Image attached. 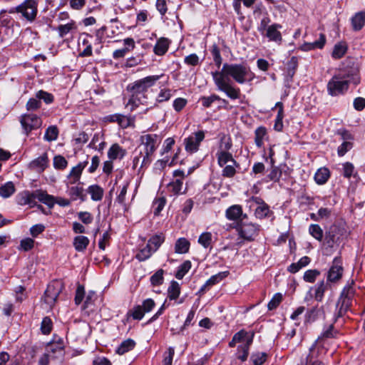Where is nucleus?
<instances>
[{
	"mask_svg": "<svg viewBox=\"0 0 365 365\" xmlns=\"http://www.w3.org/2000/svg\"><path fill=\"white\" fill-rule=\"evenodd\" d=\"M212 76L218 91L225 93L231 100H237L242 96L241 90L230 79L238 84H244L251 82L255 75L246 63H225L221 71L212 72Z\"/></svg>",
	"mask_w": 365,
	"mask_h": 365,
	"instance_id": "1",
	"label": "nucleus"
},
{
	"mask_svg": "<svg viewBox=\"0 0 365 365\" xmlns=\"http://www.w3.org/2000/svg\"><path fill=\"white\" fill-rule=\"evenodd\" d=\"M359 83V70L356 66L343 67L328 82L327 92L331 96L344 95L350 83L358 85Z\"/></svg>",
	"mask_w": 365,
	"mask_h": 365,
	"instance_id": "2",
	"label": "nucleus"
},
{
	"mask_svg": "<svg viewBox=\"0 0 365 365\" xmlns=\"http://www.w3.org/2000/svg\"><path fill=\"white\" fill-rule=\"evenodd\" d=\"M163 76L164 74L148 76L135 81L133 83L128 85L127 91L134 94L135 96L141 97V98L146 101L148 99L146 93Z\"/></svg>",
	"mask_w": 365,
	"mask_h": 365,
	"instance_id": "3",
	"label": "nucleus"
},
{
	"mask_svg": "<svg viewBox=\"0 0 365 365\" xmlns=\"http://www.w3.org/2000/svg\"><path fill=\"white\" fill-rule=\"evenodd\" d=\"M240 238L251 242L259 235L260 225L250 222L247 215L243 216L234 227Z\"/></svg>",
	"mask_w": 365,
	"mask_h": 365,
	"instance_id": "4",
	"label": "nucleus"
},
{
	"mask_svg": "<svg viewBox=\"0 0 365 365\" xmlns=\"http://www.w3.org/2000/svg\"><path fill=\"white\" fill-rule=\"evenodd\" d=\"M44 191L42 189H38L30 192L24 190L19 192L16 196V200L19 205H29L30 207H34L36 205V200L43 204Z\"/></svg>",
	"mask_w": 365,
	"mask_h": 365,
	"instance_id": "5",
	"label": "nucleus"
},
{
	"mask_svg": "<svg viewBox=\"0 0 365 365\" xmlns=\"http://www.w3.org/2000/svg\"><path fill=\"white\" fill-rule=\"evenodd\" d=\"M344 269L341 256L335 257L327 272V282L331 284H338L343 277Z\"/></svg>",
	"mask_w": 365,
	"mask_h": 365,
	"instance_id": "6",
	"label": "nucleus"
},
{
	"mask_svg": "<svg viewBox=\"0 0 365 365\" xmlns=\"http://www.w3.org/2000/svg\"><path fill=\"white\" fill-rule=\"evenodd\" d=\"M341 231L339 226L334 225L326 232L323 247L327 255H330L334 246L339 242L340 236L342 235Z\"/></svg>",
	"mask_w": 365,
	"mask_h": 365,
	"instance_id": "7",
	"label": "nucleus"
},
{
	"mask_svg": "<svg viewBox=\"0 0 365 365\" xmlns=\"http://www.w3.org/2000/svg\"><path fill=\"white\" fill-rule=\"evenodd\" d=\"M23 132L29 136L34 130L38 129L42 125L41 118L34 113H25L20 116L19 119Z\"/></svg>",
	"mask_w": 365,
	"mask_h": 365,
	"instance_id": "8",
	"label": "nucleus"
},
{
	"mask_svg": "<svg viewBox=\"0 0 365 365\" xmlns=\"http://www.w3.org/2000/svg\"><path fill=\"white\" fill-rule=\"evenodd\" d=\"M140 141L142 150L154 155L162 141V137L158 134H145L140 136Z\"/></svg>",
	"mask_w": 365,
	"mask_h": 365,
	"instance_id": "9",
	"label": "nucleus"
},
{
	"mask_svg": "<svg viewBox=\"0 0 365 365\" xmlns=\"http://www.w3.org/2000/svg\"><path fill=\"white\" fill-rule=\"evenodd\" d=\"M205 139V132L198 130L184 139L185 149L189 153L198 151L201 142Z\"/></svg>",
	"mask_w": 365,
	"mask_h": 365,
	"instance_id": "10",
	"label": "nucleus"
},
{
	"mask_svg": "<svg viewBox=\"0 0 365 365\" xmlns=\"http://www.w3.org/2000/svg\"><path fill=\"white\" fill-rule=\"evenodd\" d=\"M63 284L58 281L49 283L44 292V302L49 306H53L63 289Z\"/></svg>",
	"mask_w": 365,
	"mask_h": 365,
	"instance_id": "11",
	"label": "nucleus"
},
{
	"mask_svg": "<svg viewBox=\"0 0 365 365\" xmlns=\"http://www.w3.org/2000/svg\"><path fill=\"white\" fill-rule=\"evenodd\" d=\"M330 287L331 284L324 279L318 282L314 287H310L304 300L307 301L314 297L317 302H322L324 297V293Z\"/></svg>",
	"mask_w": 365,
	"mask_h": 365,
	"instance_id": "12",
	"label": "nucleus"
},
{
	"mask_svg": "<svg viewBox=\"0 0 365 365\" xmlns=\"http://www.w3.org/2000/svg\"><path fill=\"white\" fill-rule=\"evenodd\" d=\"M38 4L36 0H26L21 5L18 6L16 9L19 13H21L23 16L29 21H33L37 14Z\"/></svg>",
	"mask_w": 365,
	"mask_h": 365,
	"instance_id": "13",
	"label": "nucleus"
},
{
	"mask_svg": "<svg viewBox=\"0 0 365 365\" xmlns=\"http://www.w3.org/2000/svg\"><path fill=\"white\" fill-rule=\"evenodd\" d=\"M356 292V289L354 280H349L341 291L337 301L340 303H343L351 307Z\"/></svg>",
	"mask_w": 365,
	"mask_h": 365,
	"instance_id": "14",
	"label": "nucleus"
},
{
	"mask_svg": "<svg viewBox=\"0 0 365 365\" xmlns=\"http://www.w3.org/2000/svg\"><path fill=\"white\" fill-rule=\"evenodd\" d=\"M325 345V343L317 339L309 348V354L306 357L307 362L321 361L319 358L326 355L328 350Z\"/></svg>",
	"mask_w": 365,
	"mask_h": 365,
	"instance_id": "15",
	"label": "nucleus"
},
{
	"mask_svg": "<svg viewBox=\"0 0 365 365\" xmlns=\"http://www.w3.org/2000/svg\"><path fill=\"white\" fill-rule=\"evenodd\" d=\"M90 38H93V36L86 33H83L78 38L79 56L88 57L92 56V45Z\"/></svg>",
	"mask_w": 365,
	"mask_h": 365,
	"instance_id": "16",
	"label": "nucleus"
},
{
	"mask_svg": "<svg viewBox=\"0 0 365 365\" xmlns=\"http://www.w3.org/2000/svg\"><path fill=\"white\" fill-rule=\"evenodd\" d=\"M88 162V160L80 162L76 166L73 167L70 171L69 174L67 176L68 180V182L67 185H75L78 182H80L81 176L83 170L87 166Z\"/></svg>",
	"mask_w": 365,
	"mask_h": 365,
	"instance_id": "17",
	"label": "nucleus"
},
{
	"mask_svg": "<svg viewBox=\"0 0 365 365\" xmlns=\"http://www.w3.org/2000/svg\"><path fill=\"white\" fill-rule=\"evenodd\" d=\"M44 200L43 204L48 206L50 209L53 208L55 204H58L61 207H67L71 204V199H66L61 197H55L49 195L47 191H44Z\"/></svg>",
	"mask_w": 365,
	"mask_h": 365,
	"instance_id": "18",
	"label": "nucleus"
},
{
	"mask_svg": "<svg viewBox=\"0 0 365 365\" xmlns=\"http://www.w3.org/2000/svg\"><path fill=\"white\" fill-rule=\"evenodd\" d=\"M81 182H78L76 185L68 186L67 193L71 201H76L79 199L81 202L87 200V195L81 186Z\"/></svg>",
	"mask_w": 365,
	"mask_h": 365,
	"instance_id": "19",
	"label": "nucleus"
},
{
	"mask_svg": "<svg viewBox=\"0 0 365 365\" xmlns=\"http://www.w3.org/2000/svg\"><path fill=\"white\" fill-rule=\"evenodd\" d=\"M281 28L282 25L279 24H273L267 28V31L263 36H266L270 41L281 43L282 41V34L279 31Z\"/></svg>",
	"mask_w": 365,
	"mask_h": 365,
	"instance_id": "20",
	"label": "nucleus"
},
{
	"mask_svg": "<svg viewBox=\"0 0 365 365\" xmlns=\"http://www.w3.org/2000/svg\"><path fill=\"white\" fill-rule=\"evenodd\" d=\"M13 23L11 18L0 19V43L6 41L13 33Z\"/></svg>",
	"mask_w": 365,
	"mask_h": 365,
	"instance_id": "21",
	"label": "nucleus"
},
{
	"mask_svg": "<svg viewBox=\"0 0 365 365\" xmlns=\"http://www.w3.org/2000/svg\"><path fill=\"white\" fill-rule=\"evenodd\" d=\"M245 214H243L242 207L240 205H234L229 207L225 212V217L227 220L239 222Z\"/></svg>",
	"mask_w": 365,
	"mask_h": 365,
	"instance_id": "22",
	"label": "nucleus"
},
{
	"mask_svg": "<svg viewBox=\"0 0 365 365\" xmlns=\"http://www.w3.org/2000/svg\"><path fill=\"white\" fill-rule=\"evenodd\" d=\"M78 29L76 22L74 20H70L67 24L58 25L55 30L58 32L59 37L63 38L68 34H74Z\"/></svg>",
	"mask_w": 365,
	"mask_h": 365,
	"instance_id": "23",
	"label": "nucleus"
},
{
	"mask_svg": "<svg viewBox=\"0 0 365 365\" xmlns=\"http://www.w3.org/2000/svg\"><path fill=\"white\" fill-rule=\"evenodd\" d=\"M351 29L354 31H361L365 26V10L356 12L351 18Z\"/></svg>",
	"mask_w": 365,
	"mask_h": 365,
	"instance_id": "24",
	"label": "nucleus"
},
{
	"mask_svg": "<svg viewBox=\"0 0 365 365\" xmlns=\"http://www.w3.org/2000/svg\"><path fill=\"white\" fill-rule=\"evenodd\" d=\"M216 156L217 158V163L220 167H224L227 163L231 162L237 168H240L239 163H237L233 158L232 153H230L228 151H226V150L218 151L216 153Z\"/></svg>",
	"mask_w": 365,
	"mask_h": 365,
	"instance_id": "25",
	"label": "nucleus"
},
{
	"mask_svg": "<svg viewBox=\"0 0 365 365\" xmlns=\"http://www.w3.org/2000/svg\"><path fill=\"white\" fill-rule=\"evenodd\" d=\"M126 154V150L123 148L118 143H113L108 150V158L111 160H121Z\"/></svg>",
	"mask_w": 365,
	"mask_h": 365,
	"instance_id": "26",
	"label": "nucleus"
},
{
	"mask_svg": "<svg viewBox=\"0 0 365 365\" xmlns=\"http://www.w3.org/2000/svg\"><path fill=\"white\" fill-rule=\"evenodd\" d=\"M171 41L168 38L161 37L157 40L153 47V52L157 56L165 55L169 49Z\"/></svg>",
	"mask_w": 365,
	"mask_h": 365,
	"instance_id": "27",
	"label": "nucleus"
},
{
	"mask_svg": "<svg viewBox=\"0 0 365 365\" xmlns=\"http://www.w3.org/2000/svg\"><path fill=\"white\" fill-rule=\"evenodd\" d=\"M322 314H324L323 307H313L307 311L304 315V323L311 324L316 321Z\"/></svg>",
	"mask_w": 365,
	"mask_h": 365,
	"instance_id": "28",
	"label": "nucleus"
},
{
	"mask_svg": "<svg viewBox=\"0 0 365 365\" xmlns=\"http://www.w3.org/2000/svg\"><path fill=\"white\" fill-rule=\"evenodd\" d=\"M326 43V36L323 34H319V38L318 40L312 42V43H304L300 47L301 50L303 51H309L312 50H314L316 48L322 49L324 48Z\"/></svg>",
	"mask_w": 365,
	"mask_h": 365,
	"instance_id": "29",
	"label": "nucleus"
},
{
	"mask_svg": "<svg viewBox=\"0 0 365 365\" xmlns=\"http://www.w3.org/2000/svg\"><path fill=\"white\" fill-rule=\"evenodd\" d=\"M144 316L145 314L140 308V304H136L127 312L123 322L125 324L126 322H128L130 319L140 321L144 317Z\"/></svg>",
	"mask_w": 365,
	"mask_h": 365,
	"instance_id": "30",
	"label": "nucleus"
},
{
	"mask_svg": "<svg viewBox=\"0 0 365 365\" xmlns=\"http://www.w3.org/2000/svg\"><path fill=\"white\" fill-rule=\"evenodd\" d=\"M48 155L46 153H44L43 155L34 159L30 163V168L32 169L38 170L40 172H43L48 167Z\"/></svg>",
	"mask_w": 365,
	"mask_h": 365,
	"instance_id": "31",
	"label": "nucleus"
},
{
	"mask_svg": "<svg viewBox=\"0 0 365 365\" xmlns=\"http://www.w3.org/2000/svg\"><path fill=\"white\" fill-rule=\"evenodd\" d=\"M165 237L163 233L156 234L148 240L147 245L155 252L165 242Z\"/></svg>",
	"mask_w": 365,
	"mask_h": 365,
	"instance_id": "32",
	"label": "nucleus"
},
{
	"mask_svg": "<svg viewBox=\"0 0 365 365\" xmlns=\"http://www.w3.org/2000/svg\"><path fill=\"white\" fill-rule=\"evenodd\" d=\"M330 178V171L327 168L323 167L317 170L314 175V180L318 185L325 184Z\"/></svg>",
	"mask_w": 365,
	"mask_h": 365,
	"instance_id": "33",
	"label": "nucleus"
},
{
	"mask_svg": "<svg viewBox=\"0 0 365 365\" xmlns=\"http://www.w3.org/2000/svg\"><path fill=\"white\" fill-rule=\"evenodd\" d=\"M190 242L185 237L178 238L175 243V252L177 254H186L189 252Z\"/></svg>",
	"mask_w": 365,
	"mask_h": 365,
	"instance_id": "34",
	"label": "nucleus"
},
{
	"mask_svg": "<svg viewBox=\"0 0 365 365\" xmlns=\"http://www.w3.org/2000/svg\"><path fill=\"white\" fill-rule=\"evenodd\" d=\"M338 334V331L334 329V323L329 325L325 329L323 330L322 334L318 336L319 341L326 344L328 339L336 338Z\"/></svg>",
	"mask_w": 365,
	"mask_h": 365,
	"instance_id": "35",
	"label": "nucleus"
},
{
	"mask_svg": "<svg viewBox=\"0 0 365 365\" xmlns=\"http://www.w3.org/2000/svg\"><path fill=\"white\" fill-rule=\"evenodd\" d=\"M87 192L91 195V198L93 201H101L103 197L104 190L98 185H91L86 190Z\"/></svg>",
	"mask_w": 365,
	"mask_h": 365,
	"instance_id": "36",
	"label": "nucleus"
},
{
	"mask_svg": "<svg viewBox=\"0 0 365 365\" xmlns=\"http://www.w3.org/2000/svg\"><path fill=\"white\" fill-rule=\"evenodd\" d=\"M255 216L256 218L259 220L270 217H272V220L274 218V212L270 210V207L267 204L262 205V207H257L255 210Z\"/></svg>",
	"mask_w": 365,
	"mask_h": 365,
	"instance_id": "37",
	"label": "nucleus"
},
{
	"mask_svg": "<svg viewBox=\"0 0 365 365\" xmlns=\"http://www.w3.org/2000/svg\"><path fill=\"white\" fill-rule=\"evenodd\" d=\"M89 239L83 235H78L74 237L73 245L77 252H83L89 245Z\"/></svg>",
	"mask_w": 365,
	"mask_h": 365,
	"instance_id": "38",
	"label": "nucleus"
},
{
	"mask_svg": "<svg viewBox=\"0 0 365 365\" xmlns=\"http://www.w3.org/2000/svg\"><path fill=\"white\" fill-rule=\"evenodd\" d=\"M173 96L172 90L168 88H161L155 98L154 107L158 106V104L168 101Z\"/></svg>",
	"mask_w": 365,
	"mask_h": 365,
	"instance_id": "39",
	"label": "nucleus"
},
{
	"mask_svg": "<svg viewBox=\"0 0 365 365\" xmlns=\"http://www.w3.org/2000/svg\"><path fill=\"white\" fill-rule=\"evenodd\" d=\"M135 341L133 339H128L121 342V344L116 349L115 352L118 354L123 355L125 353L133 350L135 346Z\"/></svg>",
	"mask_w": 365,
	"mask_h": 365,
	"instance_id": "40",
	"label": "nucleus"
},
{
	"mask_svg": "<svg viewBox=\"0 0 365 365\" xmlns=\"http://www.w3.org/2000/svg\"><path fill=\"white\" fill-rule=\"evenodd\" d=\"M342 175L346 179L351 177L359 178V174L355 171L354 165L350 162H346L342 164Z\"/></svg>",
	"mask_w": 365,
	"mask_h": 365,
	"instance_id": "41",
	"label": "nucleus"
},
{
	"mask_svg": "<svg viewBox=\"0 0 365 365\" xmlns=\"http://www.w3.org/2000/svg\"><path fill=\"white\" fill-rule=\"evenodd\" d=\"M117 123L122 128L135 126V117L127 116L123 114H118Z\"/></svg>",
	"mask_w": 365,
	"mask_h": 365,
	"instance_id": "42",
	"label": "nucleus"
},
{
	"mask_svg": "<svg viewBox=\"0 0 365 365\" xmlns=\"http://www.w3.org/2000/svg\"><path fill=\"white\" fill-rule=\"evenodd\" d=\"M351 306L336 302V309L334 314V323H335L338 319L343 317L347 312L351 309Z\"/></svg>",
	"mask_w": 365,
	"mask_h": 365,
	"instance_id": "43",
	"label": "nucleus"
},
{
	"mask_svg": "<svg viewBox=\"0 0 365 365\" xmlns=\"http://www.w3.org/2000/svg\"><path fill=\"white\" fill-rule=\"evenodd\" d=\"M59 135V130L56 125H49L45 131L43 139L48 142L57 140Z\"/></svg>",
	"mask_w": 365,
	"mask_h": 365,
	"instance_id": "44",
	"label": "nucleus"
},
{
	"mask_svg": "<svg viewBox=\"0 0 365 365\" xmlns=\"http://www.w3.org/2000/svg\"><path fill=\"white\" fill-rule=\"evenodd\" d=\"M129 185L130 181H125L124 182L119 194L117 195L115 199V201L123 207L125 211H127L128 210L127 205L125 203V196Z\"/></svg>",
	"mask_w": 365,
	"mask_h": 365,
	"instance_id": "45",
	"label": "nucleus"
},
{
	"mask_svg": "<svg viewBox=\"0 0 365 365\" xmlns=\"http://www.w3.org/2000/svg\"><path fill=\"white\" fill-rule=\"evenodd\" d=\"M180 294V284L175 281H172L168 289V298L170 300H175L179 297Z\"/></svg>",
	"mask_w": 365,
	"mask_h": 365,
	"instance_id": "46",
	"label": "nucleus"
},
{
	"mask_svg": "<svg viewBox=\"0 0 365 365\" xmlns=\"http://www.w3.org/2000/svg\"><path fill=\"white\" fill-rule=\"evenodd\" d=\"M183 181L182 179H175L168 184V189L170 192L173 195H178L181 194Z\"/></svg>",
	"mask_w": 365,
	"mask_h": 365,
	"instance_id": "47",
	"label": "nucleus"
},
{
	"mask_svg": "<svg viewBox=\"0 0 365 365\" xmlns=\"http://www.w3.org/2000/svg\"><path fill=\"white\" fill-rule=\"evenodd\" d=\"M192 267V263L190 260H185L177 269L175 274V278L182 279Z\"/></svg>",
	"mask_w": 365,
	"mask_h": 365,
	"instance_id": "48",
	"label": "nucleus"
},
{
	"mask_svg": "<svg viewBox=\"0 0 365 365\" xmlns=\"http://www.w3.org/2000/svg\"><path fill=\"white\" fill-rule=\"evenodd\" d=\"M267 135V129L264 126L258 127L255 131V143L257 148H261L264 144V138Z\"/></svg>",
	"mask_w": 365,
	"mask_h": 365,
	"instance_id": "49",
	"label": "nucleus"
},
{
	"mask_svg": "<svg viewBox=\"0 0 365 365\" xmlns=\"http://www.w3.org/2000/svg\"><path fill=\"white\" fill-rule=\"evenodd\" d=\"M299 61L297 56H292L287 63V75L290 78L294 76L296 71L298 68Z\"/></svg>",
	"mask_w": 365,
	"mask_h": 365,
	"instance_id": "50",
	"label": "nucleus"
},
{
	"mask_svg": "<svg viewBox=\"0 0 365 365\" xmlns=\"http://www.w3.org/2000/svg\"><path fill=\"white\" fill-rule=\"evenodd\" d=\"M347 51V46L344 43H336L333 49L331 57L334 59L342 58Z\"/></svg>",
	"mask_w": 365,
	"mask_h": 365,
	"instance_id": "51",
	"label": "nucleus"
},
{
	"mask_svg": "<svg viewBox=\"0 0 365 365\" xmlns=\"http://www.w3.org/2000/svg\"><path fill=\"white\" fill-rule=\"evenodd\" d=\"M15 191L14 184L9 181L0 187V196L6 198L12 195Z\"/></svg>",
	"mask_w": 365,
	"mask_h": 365,
	"instance_id": "52",
	"label": "nucleus"
},
{
	"mask_svg": "<svg viewBox=\"0 0 365 365\" xmlns=\"http://www.w3.org/2000/svg\"><path fill=\"white\" fill-rule=\"evenodd\" d=\"M154 252L152 250V248H150L147 245L143 248L139 250V251L135 255V258L139 262H144L148 259Z\"/></svg>",
	"mask_w": 365,
	"mask_h": 365,
	"instance_id": "53",
	"label": "nucleus"
},
{
	"mask_svg": "<svg viewBox=\"0 0 365 365\" xmlns=\"http://www.w3.org/2000/svg\"><path fill=\"white\" fill-rule=\"evenodd\" d=\"M164 273L163 269L157 270L150 278V284L153 287L160 286L164 282Z\"/></svg>",
	"mask_w": 365,
	"mask_h": 365,
	"instance_id": "54",
	"label": "nucleus"
},
{
	"mask_svg": "<svg viewBox=\"0 0 365 365\" xmlns=\"http://www.w3.org/2000/svg\"><path fill=\"white\" fill-rule=\"evenodd\" d=\"M96 41L97 43L100 44L103 43L107 38H113V35H109V33L107 32V27L103 26L96 31Z\"/></svg>",
	"mask_w": 365,
	"mask_h": 365,
	"instance_id": "55",
	"label": "nucleus"
},
{
	"mask_svg": "<svg viewBox=\"0 0 365 365\" xmlns=\"http://www.w3.org/2000/svg\"><path fill=\"white\" fill-rule=\"evenodd\" d=\"M210 53L212 56L215 65L220 68L222 63V57L221 56L220 49L216 44H213L210 48Z\"/></svg>",
	"mask_w": 365,
	"mask_h": 365,
	"instance_id": "56",
	"label": "nucleus"
},
{
	"mask_svg": "<svg viewBox=\"0 0 365 365\" xmlns=\"http://www.w3.org/2000/svg\"><path fill=\"white\" fill-rule=\"evenodd\" d=\"M268 355L265 352H254L250 356L253 365H262L267 359Z\"/></svg>",
	"mask_w": 365,
	"mask_h": 365,
	"instance_id": "57",
	"label": "nucleus"
},
{
	"mask_svg": "<svg viewBox=\"0 0 365 365\" xmlns=\"http://www.w3.org/2000/svg\"><path fill=\"white\" fill-rule=\"evenodd\" d=\"M146 103V101L141 98V97L135 96L134 94L131 93L130 98L128 99V101L126 104V107H129L130 111L135 110L140 104H145Z\"/></svg>",
	"mask_w": 365,
	"mask_h": 365,
	"instance_id": "58",
	"label": "nucleus"
},
{
	"mask_svg": "<svg viewBox=\"0 0 365 365\" xmlns=\"http://www.w3.org/2000/svg\"><path fill=\"white\" fill-rule=\"evenodd\" d=\"M230 272L228 271L220 272L215 275H212L209 279L206 281V285H210V287L218 284L222 279L226 278L229 275Z\"/></svg>",
	"mask_w": 365,
	"mask_h": 365,
	"instance_id": "59",
	"label": "nucleus"
},
{
	"mask_svg": "<svg viewBox=\"0 0 365 365\" xmlns=\"http://www.w3.org/2000/svg\"><path fill=\"white\" fill-rule=\"evenodd\" d=\"M139 156H141V163L140 166V169H145L147 168L153 161V154H150L149 153H145L144 150H140L139 151Z\"/></svg>",
	"mask_w": 365,
	"mask_h": 365,
	"instance_id": "60",
	"label": "nucleus"
},
{
	"mask_svg": "<svg viewBox=\"0 0 365 365\" xmlns=\"http://www.w3.org/2000/svg\"><path fill=\"white\" fill-rule=\"evenodd\" d=\"M198 243L204 248H212V234L209 232L202 233L198 238Z\"/></svg>",
	"mask_w": 365,
	"mask_h": 365,
	"instance_id": "61",
	"label": "nucleus"
},
{
	"mask_svg": "<svg viewBox=\"0 0 365 365\" xmlns=\"http://www.w3.org/2000/svg\"><path fill=\"white\" fill-rule=\"evenodd\" d=\"M309 232L317 240H322L323 230L319 225L312 224L309 227Z\"/></svg>",
	"mask_w": 365,
	"mask_h": 365,
	"instance_id": "62",
	"label": "nucleus"
},
{
	"mask_svg": "<svg viewBox=\"0 0 365 365\" xmlns=\"http://www.w3.org/2000/svg\"><path fill=\"white\" fill-rule=\"evenodd\" d=\"M320 274L321 272L318 269H308L304 272L303 279L306 282L314 283Z\"/></svg>",
	"mask_w": 365,
	"mask_h": 365,
	"instance_id": "63",
	"label": "nucleus"
},
{
	"mask_svg": "<svg viewBox=\"0 0 365 365\" xmlns=\"http://www.w3.org/2000/svg\"><path fill=\"white\" fill-rule=\"evenodd\" d=\"M53 329V322L49 317L43 318L41 324V331L43 334H49Z\"/></svg>",
	"mask_w": 365,
	"mask_h": 365,
	"instance_id": "64",
	"label": "nucleus"
}]
</instances>
